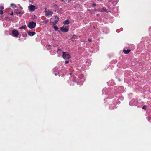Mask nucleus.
I'll return each instance as SVG.
<instances>
[{
    "label": "nucleus",
    "mask_w": 151,
    "mask_h": 151,
    "mask_svg": "<svg viewBox=\"0 0 151 151\" xmlns=\"http://www.w3.org/2000/svg\"><path fill=\"white\" fill-rule=\"evenodd\" d=\"M120 94L119 93L115 95L114 93H112L109 95L108 98L105 99L104 100H106L109 102V109H112L115 108L116 106L118 103H120L119 100Z\"/></svg>",
    "instance_id": "f257e3e1"
},
{
    "label": "nucleus",
    "mask_w": 151,
    "mask_h": 151,
    "mask_svg": "<svg viewBox=\"0 0 151 151\" xmlns=\"http://www.w3.org/2000/svg\"><path fill=\"white\" fill-rule=\"evenodd\" d=\"M45 15L49 17H51L53 14V12L50 11L49 10H47L46 8H45Z\"/></svg>",
    "instance_id": "f03ea898"
},
{
    "label": "nucleus",
    "mask_w": 151,
    "mask_h": 151,
    "mask_svg": "<svg viewBox=\"0 0 151 151\" xmlns=\"http://www.w3.org/2000/svg\"><path fill=\"white\" fill-rule=\"evenodd\" d=\"M62 57L64 59H69L71 57L70 55L67 52H62Z\"/></svg>",
    "instance_id": "7ed1b4c3"
},
{
    "label": "nucleus",
    "mask_w": 151,
    "mask_h": 151,
    "mask_svg": "<svg viewBox=\"0 0 151 151\" xmlns=\"http://www.w3.org/2000/svg\"><path fill=\"white\" fill-rule=\"evenodd\" d=\"M60 29L62 32H67L69 30V27L68 26H63L60 27Z\"/></svg>",
    "instance_id": "20e7f679"
},
{
    "label": "nucleus",
    "mask_w": 151,
    "mask_h": 151,
    "mask_svg": "<svg viewBox=\"0 0 151 151\" xmlns=\"http://www.w3.org/2000/svg\"><path fill=\"white\" fill-rule=\"evenodd\" d=\"M36 25V23L32 21L29 23L28 27L30 29H32L35 27Z\"/></svg>",
    "instance_id": "39448f33"
},
{
    "label": "nucleus",
    "mask_w": 151,
    "mask_h": 151,
    "mask_svg": "<svg viewBox=\"0 0 151 151\" xmlns=\"http://www.w3.org/2000/svg\"><path fill=\"white\" fill-rule=\"evenodd\" d=\"M12 35L15 37H18L19 35L18 31L16 30H13L12 31Z\"/></svg>",
    "instance_id": "423d86ee"
},
{
    "label": "nucleus",
    "mask_w": 151,
    "mask_h": 151,
    "mask_svg": "<svg viewBox=\"0 0 151 151\" xmlns=\"http://www.w3.org/2000/svg\"><path fill=\"white\" fill-rule=\"evenodd\" d=\"M51 19H53L54 20V22H53V24H56L59 21V17L57 16H55L54 17H53Z\"/></svg>",
    "instance_id": "0eeeda50"
},
{
    "label": "nucleus",
    "mask_w": 151,
    "mask_h": 151,
    "mask_svg": "<svg viewBox=\"0 0 151 151\" xmlns=\"http://www.w3.org/2000/svg\"><path fill=\"white\" fill-rule=\"evenodd\" d=\"M28 9L30 11L33 12L35 10L36 8L34 6L31 5L28 6Z\"/></svg>",
    "instance_id": "6e6552de"
},
{
    "label": "nucleus",
    "mask_w": 151,
    "mask_h": 151,
    "mask_svg": "<svg viewBox=\"0 0 151 151\" xmlns=\"http://www.w3.org/2000/svg\"><path fill=\"white\" fill-rule=\"evenodd\" d=\"M103 32L105 34H107L109 33V29L107 27H104L103 29Z\"/></svg>",
    "instance_id": "1a4fd4ad"
},
{
    "label": "nucleus",
    "mask_w": 151,
    "mask_h": 151,
    "mask_svg": "<svg viewBox=\"0 0 151 151\" xmlns=\"http://www.w3.org/2000/svg\"><path fill=\"white\" fill-rule=\"evenodd\" d=\"M131 51L130 49H127V50L124 49L123 50V52L124 53L127 54L129 53Z\"/></svg>",
    "instance_id": "9d476101"
},
{
    "label": "nucleus",
    "mask_w": 151,
    "mask_h": 151,
    "mask_svg": "<svg viewBox=\"0 0 151 151\" xmlns=\"http://www.w3.org/2000/svg\"><path fill=\"white\" fill-rule=\"evenodd\" d=\"M28 34L30 36H33L35 34V32H28Z\"/></svg>",
    "instance_id": "9b49d317"
},
{
    "label": "nucleus",
    "mask_w": 151,
    "mask_h": 151,
    "mask_svg": "<svg viewBox=\"0 0 151 151\" xmlns=\"http://www.w3.org/2000/svg\"><path fill=\"white\" fill-rule=\"evenodd\" d=\"M55 24H53V27L55 31H58V28L57 26L55 25Z\"/></svg>",
    "instance_id": "f8f14e48"
},
{
    "label": "nucleus",
    "mask_w": 151,
    "mask_h": 151,
    "mask_svg": "<svg viewBox=\"0 0 151 151\" xmlns=\"http://www.w3.org/2000/svg\"><path fill=\"white\" fill-rule=\"evenodd\" d=\"M14 12L17 14H22L24 13V12H18V10L17 9H16L15 10H14Z\"/></svg>",
    "instance_id": "ddd939ff"
},
{
    "label": "nucleus",
    "mask_w": 151,
    "mask_h": 151,
    "mask_svg": "<svg viewBox=\"0 0 151 151\" xmlns=\"http://www.w3.org/2000/svg\"><path fill=\"white\" fill-rule=\"evenodd\" d=\"M69 23V21L68 20H66L63 22L64 25L68 24Z\"/></svg>",
    "instance_id": "4468645a"
},
{
    "label": "nucleus",
    "mask_w": 151,
    "mask_h": 151,
    "mask_svg": "<svg viewBox=\"0 0 151 151\" xmlns=\"http://www.w3.org/2000/svg\"><path fill=\"white\" fill-rule=\"evenodd\" d=\"M49 22V20L48 19H45V20H44V21H43L42 22L43 23H44V24H47V23L48 22Z\"/></svg>",
    "instance_id": "2eb2a0df"
},
{
    "label": "nucleus",
    "mask_w": 151,
    "mask_h": 151,
    "mask_svg": "<svg viewBox=\"0 0 151 151\" xmlns=\"http://www.w3.org/2000/svg\"><path fill=\"white\" fill-rule=\"evenodd\" d=\"M26 27V25H24L23 26H21L19 28V29H25V28Z\"/></svg>",
    "instance_id": "dca6fc26"
},
{
    "label": "nucleus",
    "mask_w": 151,
    "mask_h": 151,
    "mask_svg": "<svg viewBox=\"0 0 151 151\" xmlns=\"http://www.w3.org/2000/svg\"><path fill=\"white\" fill-rule=\"evenodd\" d=\"M99 11L101 12H105L106 11V9L105 7H103L102 9Z\"/></svg>",
    "instance_id": "f3484780"
},
{
    "label": "nucleus",
    "mask_w": 151,
    "mask_h": 151,
    "mask_svg": "<svg viewBox=\"0 0 151 151\" xmlns=\"http://www.w3.org/2000/svg\"><path fill=\"white\" fill-rule=\"evenodd\" d=\"M11 6L13 8H15L16 7V4L13 3H12L11 4Z\"/></svg>",
    "instance_id": "a211bd4d"
},
{
    "label": "nucleus",
    "mask_w": 151,
    "mask_h": 151,
    "mask_svg": "<svg viewBox=\"0 0 151 151\" xmlns=\"http://www.w3.org/2000/svg\"><path fill=\"white\" fill-rule=\"evenodd\" d=\"M147 118L150 122H151V115L149 116V117Z\"/></svg>",
    "instance_id": "6ab92c4d"
},
{
    "label": "nucleus",
    "mask_w": 151,
    "mask_h": 151,
    "mask_svg": "<svg viewBox=\"0 0 151 151\" xmlns=\"http://www.w3.org/2000/svg\"><path fill=\"white\" fill-rule=\"evenodd\" d=\"M78 38V36L76 35H74L73 36L72 38L73 39H76Z\"/></svg>",
    "instance_id": "aec40b11"
},
{
    "label": "nucleus",
    "mask_w": 151,
    "mask_h": 151,
    "mask_svg": "<svg viewBox=\"0 0 151 151\" xmlns=\"http://www.w3.org/2000/svg\"><path fill=\"white\" fill-rule=\"evenodd\" d=\"M70 1V0H63V1L65 3H68Z\"/></svg>",
    "instance_id": "412c9836"
},
{
    "label": "nucleus",
    "mask_w": 151,
    "mask_h": 151,
    "mask_svg": "<svg viewBox=\"0 0 151 151\" xmlns=\"http://www.w3.org/2000/svg\"><path fill=\"white\" fill-rule=\"evenodd\" d=\"M147 108V106H146V105H144L143 107H142V108L143 109H144L145 110H146Z\"/></svg>",
    "instance_id": "4be33fe9"
},
{
    "label": "nucleus",
    "mask_w": 151,
    "mask_h": 151,
    "mask_svg": "<svg viewBox=\"0 0 151 151\" xmlns=\"http://www.w3.org/2000/svg\"><path fill=\"white\" fill-rule=\"evenodd\" d=\"M96 51H97L98 50H99V45H96Z\"/></svg>",
    "instance_id": "5701e85b"
},
{
    "label": "nucleus",
    "mask_w": 151,
    "mask_h": 151,
    "mask_svg": "<svg viewBox=\"0 0 151 151\" xmlns=\"http://www.w3.org/2000/svg\"><path fill=\"white\" fill-rule=\"evenodd\" d=\"M99 32L100 33L98 32L97 30H96V32H95V34H96H96L97 33L98 34H99H99L101 33V32L100 31V30H99Z\"/></svg>",
    "instance_id": "b1692460"
},
{
    "label": "nucleus",
    "mask_w": 151,
    "mask_h": 151,
    "mask_svg": "<svg viewBox=\"0 0 151 151\" xmlns=\"http://www.w3.org/2000/svg\"><path fill=\"white\" fill-rule=\"evenodd\" d=\"M4 7L3 6H0V9L2 10L4 9Z\"/></svg>",
    "instance_id": "393cba45"
},
{
    "label": "nucleus",
    "mask_w": 151,
    "mask_h": 151,
    "mask_svg": "<svg viewBox=\"0 0 151 151\" xmlns=\"http://www.w3.org/2000/svg\"><path fill=\"white\" fill-rule=\"evenodd\" d=\"M3 13V11L2 10H0V14H2Z\"/></svg>",
    "instance_id": "a878e982"
},
{
    "label": "nucleus",
    "mask_w": 151,
    "mask_h": 151,
    "mask_svg": "<svg viewBox=\"0 0 151 151\" xmlns=\"http://www.w3.org/2000/svg\"><path fill=\"white\" fill-rule=\"evenodd\" d=\"M22 36H23L24 37H25L27 36V35L26 33H25L24 34H23L22 35Z\"/></svg>",
    "instance_id": "bb28decb"
},
{
    "label": "nucleus",
    "mask_w": 151,
    "mask_h": 151,
    "mask_svg": "<svg viewBox=\"0 0 151 151\" xmlns=\"http://www.w3.org/2000/svg\"><path fill=\"white\" fill-rule=\"evenodd\" d=\"M69 63V61H66L65 62V64H67L68 63Z\"/></svg>",
    "instance_id": "cd10ccee"
},
{
    "label": "nucleus",
    "mask_w": 151,
    "mask_h": 151,
    "mask_svg": "<svg viewBox=\"0 0 151 151\" xmlns=\"http://www.w3.org/2000/svg\"><path fill=\"white\" fill-rule=\"evenodd\" d=\"M60 51H61V50L60 49H59L58 50V52H59Z\"/></svg>",
    "instance_id": "c85d7f7f"
},
{
    "label": "nucleus",
    "mask_w": 151,
    "mask_h": 151,
    "mask_svg": "<svg viewBox=\"0 0 151 151\" xmlns=\"http://www.w3.org/2000/svg\"><path fill=\"white\" fill-rule=\"evenodd\" d=\"M11 15H13V12H12L11 14Z\"/></svg>",
    "instance_id": "c756f323"
},
{
    "label": "nucleus",
    "mask_w": 151,
    "mask_h": 151,
    "mask_svg": "<svg viewBox=\"0 0 151 151\" xmlns=\"http://www.w3.org/2000/svg\"><path fill=\"white\" fill-rule=\"evenodd\" d=\"M88 41H91V39H89L88 40Z\"/></svg>",
    "instance_id": "7c9ffc66"
},
{
    "label": "nucleus",
    "mask_w": 151,
    "mask_h": 151,
    "mask_svg": "<svg viewBox=\"0 0 151 151\" xmlns=\"http://www.w3.org/2000/svg\"><path fill=\"white\" fill-rule=\"evenodd\" d=\"M20 8L22 10V9H23L22 7H21V6H20Z\"/></svg>",
    "instance_id": "2f4dec72"
},
{
    "label": "nucleus",
    "mask_w": 151,
    "mask_h": 151,
    "mask_svg": "<svg viewBox=\"0 0 151 151\" xmlns=\"http://www.w3.org/2000/svg\"><path fill=\"white\" fill-rule=\"evenodd\" d=\"M118 80L119 81H120V79L119 78H118Z\"/></svg>",
    "instance_id": "473e14b6"
},
{
    "label": "nucleus",
    "mask_w": 151,
    "mask_h": 151,
    "mask_svg": "<svg viewBox=\"0 0 151 151\" xmlns=\"http://www.w3.org/2000/svg\"><path fill=\"white\" fill-rule=\"evenodd\" d=\"M98 1H101L102 0H97Z\"/></svg>",
    "instance_id": "72a5a7b5"
},
{
    "label": "nucleus",
    "mask_w": 151,
    "mask_h": 151,
    "mask_svg": "<svg viewBox=\"0 0 151 151\" xmlns=\"http://www.w3.org/2000/svg\"><path fill=\"white\" fill-rule=\"evenodd\" d=\"M104 89H103V91L104 92Z\"/></svg>",
    "instance_id": "f704fd0d"
},
{
    "label": "nucleus",
    "mask_w": 151,
    "mask_h": 151,
    "mask_svg": "<svg viewBox=\"0 0 151 151\" xmlns=\"http://www.w3.org/2000/svg\"><path fill=\"white\" fill-rule=\"evenodd\" d=\"M31 0H29V1H30V2H31Z\"/></svg>",
    "instance_id": "c9c22d12"
},
{
    "label": "nucleus",
    "mask_w": 151,
    "mask_h": 151,
    "mask_svg": "<svg viewBox=\"0 0 151 151\" xmlns=\"http://www.w3.org/2000/svg\"><path fill=\"white\" fill-rule=\"evenodd\" d=\"M31 0H29V1H30V2H31Z\"/></svg>",
    "instance_id": "e433bc0d"
},
{
    "label": "nucleus",
    "mask_w": 151,
    "mask_h": 151,
    "mask_svg": "<svg viewBox=\"0 0 151 151\" xmlns=\"http://www.w3.org/2000/svg\"><path fill=\"white\" fill-rule=\"evenodd\" d=\"M96 4H95V6H96Z\"/></svg>",
    "instance_id": "4c0bfd02"
},
{
    "label": "nucleus",
    "mask_w": 151,
    "mask_h": 151,
    "mask_svg": "<svg viewBox=\"0 0 151 151\" xmlns=\"http://www.w3.org/2000/svg\"><path fill=\"white\" fill-rule=\"evenodd\" d=\"M62 1H63V0H61Z\"/></svg>",
    "instance_id": "58836bf2"
}]
</instances>
